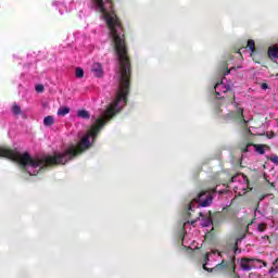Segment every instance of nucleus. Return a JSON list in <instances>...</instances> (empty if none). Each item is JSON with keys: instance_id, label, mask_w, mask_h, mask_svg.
Here are the masks:
<instances>
[{"instance_id": "nucleus-8", "label": "nucleus", "mask_w": 278, "mask_h": 278, "mask_svg": "<svg viewBox=\"0 0 278 278\" xmlns=\"http://www.w3.org/2000/svg\"><path fill=\"white\" fill-rule=\"evenodd\" d=\"M243 238H247V235H243L241 238H238L236 240V243L231 247L232 255H238V253H240V248L239 247H240Z\"/></svg>"}, {"instance_id": "nucleus-19", "label": "nucleus", "mask_w": 278, "mask_h": 278, "mask_svg": "<svg viewBox=\"0 0 278 278\" xmlns=\"http://www.w3.org/2000/svg\"><path fill=\"white\" fill-rule=\"evenodd\" d=\"M12 112L15 115L21 114V106L18 104L14 103L13 106H12Z\"/></svg>"}, {"instance_id": "nucleus-31", "label": "nucleus", "mask_w": 278, "mask_h": 278, "mask_svg": "<svg viewBox=\"0 0 278 278\" xmlns=\"http://www.w3.org/2000/svg\"><path fill=\"white\" fill-rule=\"evenodd\" d=\"M59 12L62 14V9H60Z\"/></svg>"}, {"instance_id": "nucleus-3", "label": "nucleus", "mask_w": 278, "mask_h": 278, "mask_svg": "<svg viewBox=\"0 0 278 278\" xmlns=\"http://www.w3.org/2000/svg\"><path fill=\"white\" fill-rule=\"evenodd\" d=\"M228 188L229 190H233L235 194L238 197H242L247 194V190H249V179L242 174H237L228 182Z\"/></svg>"}, {"instance_id": "nucleus-11", "label": "nucleus", "mask_w": 278, "mask_h": 278, "mask_svg": "<svg viewBox=\"0 0 278 278\" xmlns=\"http://www.w3.org/2000/svg\"><path fill=\"white\" fill-rule=\"evenodd\" d=\"M268 55L269 58H274L275 60H278V46H271L268 49Z\"/></svg>"}, {"instance_id": "nucleus-2", "label": "nucleus", "mask_w": 278, "mask_h": 278, "mask_svg": "<svg viewBox=\"0 0 278 278\" xmlns=\"http://www.w3.org/2000/svg\"><path fill=\"white\" fill-rule=\"evenodd\" d=\"M216 197V189L202 191L199 195L189 203V210L192 212L197 207H210Z\"/></svg>"}, {"instance_id": "nucleus-29", "label": "nucleus", "mask_w": 278, "mask_h": 278, "mask_svg": "<svg viewBox=\"0 0 278 278\" xmlns=\"http://www.w3.org/2000/svg\"><path fill=\"white\" fill-rule=\"evenodd\" d=\"M258 214H262L257 208L254 212V216H257Z\"/></svg>"}, {"instance_id": "nucleus-16", "label": "nucleus", "mask_w": 278, "mask_h": 278, "mask_svg": "<svg viewBox=\"0 0 278 278\" xmlns=\"http://www.w3.org/2000/svg\"><path fill=\"white\" fill-rule=\"evenodd\" d=\"M248 48L251 51L250 55H253L255 53V41L253 39L248 40Z\"/></svg>"}, {"instance_id": "nucleus-28", "label": "nucleus", "mask_w": 278, "mask_h": 278, "mask_svg": "<svg viewBox=\"0 0 278 278\" xmlns=\"http://www.w3.org/2000/svg\"><path fill=\"white\" fill-rule=\"evenodd\" d=\"M244 51H247V48H241V49L239 50V53H244Z\"/></svg>"}, {"instance_id": "nucleus-26", "label": "nucleus", "mask_w": 278, "mask_h": 278, "mask_svg": "<svg viewBox=\"0 0 278 278\" xmlns=\"http://www.w3.org/2000/svg\"><path fill=\"white\" fill-rule=\"evenodd\" d=\"M52 5H59V8H64V4L61 2H53Z\"/></svg>"}, {"instance_id": "nucleus-6", "label": "nucleus", "mask_w": 278, "mask_h": 278, "mask_svg": "<svg viewBox=\"0 0 278 278\" xmlns=\"http://www.w3.org/2000/svg\"><path fill=\"white\" fill-rule=\"evenodd\" d=\"M256 264H261L260 258H241V263H240V268L241 270H253V268H260L261 265H256Z\"/></svg>"}, {"instance_id": "nucleus-17", "label": "nucleus", "mask_w": 278, "mask_h": 278, "mask_svg": "<svg viewBox=\"0 0 278 278\" xmlns=\"http://www.w3.org/2000/svg\"><path fill=\"white\" fill-rule=\"evenodd\" d=\"M255 146L253 143H250L245 147V149L243 150V153H253L255 152Z\"/></svg>"}, {"instance_id": "nucleus-7", "label": "nucleus", "mask_w": 278, "mask_h": 278, "mask_svg": "<svg viewBox=\"0 0 278 278\" xmlns=\"http://www.w3.org/2000/svg\"><path fill=\"white\" fill-rule=\"evenodd\" d=\"M91 73H93L94 77H101L103 75V66L101 63H93L91 66Z\"/></svg>"}, {"instance_id": "nucleus-27", "label": "nucleus", "mask_w": 278, "mask_h": 278, "mask_svg": "<svg viewBox=\"0 0 278 278\" xmlns=\"http://www.w3.org/2000/svg\"><path fill=\"white\" fill-rule=\"evenodd\" d=\"M182 247H188V245L186 244V236H184V238H182Z\"/></svg>"}, {"instance_id": "nucleus-18", "label": "nucleus", "mask_w": 278, "mask_h": 278, "mask_svg": "<svg viewBox=\"0 0 278 278\" xmlns=\"http://www.w3.org/2000/svg\"><path fill=\"white\" fill-rule=\"evenodd\" d=\"M76 77H77V79H83V77H84V68H81V67H77L76 68Z\"/></svg>"}, {"instance_id": "nucleus-1", "label": "nucleus", "mask_w": 278, "mask_h": 278, "mask_svg": "<svg viewBox=\"0 0 278 278\" xmlns=\"http://www.w3.org/2000/svg\"><path fill=\"white\" fill-rule=\"evenodd\" d=\"M109 36L114 45L115 53L117 55V70L115 79L118 83L117 90L113 101L105 110L97 111L91 117V128L85 135L79 146H71L64 152H54L53 155H43L40 157H31L29 153H21L18 150H12L7 147H0V157H8L13 162L21 164L28 175H38L45 166H53V164H66L73 157H76L90 147V138H97L99 131L103 129L105 123L115 114L127 105V96L129 94V77H131V64L129 56H127V46H125V33H109Z\"/></svg>"}, {"instance_id": "nucleus-24", "label": "nucleus", "mask_w": 278, "mask_h": 278, "mask_svg": "<svg viewBox=\"0 0 278 278\" xmlns=\"http://www.w3.org/2000/svg\"><path fill=\"white\" fill-rule=\"evenodd\" d=\"M261 263H255L256 266H261V267H256V268H262V266H268V264L262 260H260Z\"/></svg>"}, {"instance_id": "nucleus-23", "label": "nucleus", "mask_w": 278, "mask_h": 278, "mask_svg": "<svg viewBox=\"0 0 278 278\" xmlns=\"http://www.w3.org/2000/svg\"><path fill=\"white\" fill-rule=\"evenodd\" d=\"M35 90H36L37 92H43V91H45V86H42V85H37V86L35 87Z\"/></svg>"}, {"instance_id": "nucleus-15", "label": "nucleus", "mask_w": 278, "mask_h": 278, "mask_svg": "<svg viewBox=\"0 0 278 278\" xmlns=\"http://www.w3.org/2000/svg\"><path fill=\"white\" fill-rule=\"evenodd\" d=\"M275 273H278V258L275 260V262L273 263V266L268 271L269 275H273Z\"/></svg>"}, {"instance_id": "nucleus-20", "label": "nucleus", "mask_w": 278, "mask_h": 278, "mask_svg": "<svg viewBox=\"0 0 278 278\" xmlns=\"http://www.w3.org/2000/svg\"><path fill=\"white\" fill-rule=\"evenodd\" d=\"M255 152L256 153H260V155H264V153L266 152L265 150H264V146H255Z\"/></svg>"}, {"instance_id": "nucleus-5", "label": "nucleus", "mask_w": 278, "mask_h": 278, "mask_svg": "<svg viewBox=\"0 0 278 278\" xmlns=\"http://www.w3.org/2000/svg\"><path fill=\"white\" fill-rule=\"evenodd\" d=\"M227 80V78H223L220 80V83H217L215 85V94H216V99H225V93L229 92V90H231V84H227L225 83Z\"/></svg>"}, {"instance_id": "nucleus-30", "label": "nucleus", "mask_w": 278, "mask_h": 278, "mask_svg": "<svg viewBox=\"0 0 278 278\" xmlns=\"http://www.w3.org/2000/svg\"><path fill=\"white\" fill-rule=\"evenodd\" d=\"M187 225H189V223H185V224H184V227H187Z\"/></svg>"}, {"instance_id": "nucleus-21", "label": "nucleus", "mask_w": 278, "mask_h": 278, "mask_svg": "<svg viewBox=\"0 0 278 278\" xmlns=\"http://www.w3.org/2000/svg\"><path fill=\"white\" fill-rule=\"evenodd\" d=\"M257 231H261V232L266 231V224H258Z\"/></svg>"}, {"instance_id": "nucleus-25", "label": "nucleus", "mask_w": 278, "mask_h": 278, "mask_svg": "<svg viewBox=\"0 0 278 278\" xmlns=\"http://www.w3.org/2000/svg\"><path fill=\"white\" fill-rule=\"evenodd\" d=\"M261 88H262V90H268V84L262 83Z\"/></svg>"}, {"instance_id": "nucleus-13", "label": "nucleus", "mask_w": 278, "mask_h": 278, "mask_svg": "<svg viewBox=\"0 0 278 278\" xmlns=\"http://www.w3.org/2000/svg\"><path fill=\"white\" fill-rule=\"evenodd\" d=\"M77 116L78 118H85L86 121H88L90 118V113L86 110H79L77 112Z\"/></svg>"}, {"instance_id": "nucleus-10", "label": "nucleus", "mask_w": 278, "mask_h": 278, "mask_svg": "<svg viewBox=\"0 0 278 278\" xmlns=\"http://www.w3.org/2000/svg\"><path fill=\"white\" fill-rule=\"evenodd\" d=\"M201 218V226L202 227H210L212 225V217L211 216H203V213H200Z\"/></svg>"}, {"instance_id": "nucleus-32", "label": "nucleus", "mask_w": 278, "mask_h": 278, "mask_svg": "<svg viewBox=\"0 0 278 278\" xmlns=\"http://www.w3.org/2000/svg\"><path fill=\"white\" fill-rule=\"evenodd\" d=\"M225 75H229V71Z\"/></svg>"}, {"instance_id": "nucleus-4", "label": "nucleus", "mask_w": 278, "mask_h": 278, "mask_svg": "<svg viewBox=\"0 0 278 278\" xmlns=\"http://www.w3.org/2000/svg\"><path fill=\"white\" fill-rule=\"evenodd\" d=\"M220 257V253L216 250L206 253L204 258L203 268L204 270L212 271V270H220V268H225V261H223L220 264H217L214 266L212 262H216ZM207 266H214L213 268H208Z\"/></svg>"}, {"instance_id": "nucleus-9", "label": "nucleus", "mask_w": 278, "mask_h": 278, "mask_svg": "<svg viewBox=\"0 0 278 278\" xmlns=\"http://www.w3.org/2000/svg\"><path fill=\"white\" fill-rule=\"evenodd\" d=\"M230 118H237V121H242L244 118V111L241 108H238L236 113L229 114Z\"/></svg>"}, {"instance_id": "nucleus-12", "label": "nucleus", "mask_w": 278, "mask_h": 278, "mask_svg": "<svg viewBox=\"0 0 278 278\" xmlns=\"http://www.w3.org/2000/svg\"><path fill=\"white\" fill-rule=\"evenodd\" d=\"M54 123H55V118H53V116L51 115L43 118V125L46 127H51V125H54Z\"/></svg>"}, {"instance_id": "nucleus-22", "label": "nucleus", "mask_w": 278, "mask_h": 278, "mask_svg": "<svg viewBox=\"0 0 278 278\" xmlns=\"http://www.w3.org/2000/svg\"><path fill=\"white\" fill-rule=\"evenodd\" d=\"M269 160H270V162H273V164H276L278 166V156L277 155L273 154Z\"/></svg>"}, {"instance_id": "nucleus-14", "label": "nucleus", "mask_w": 278, "mask_h": 278, "mask_svg": "<svg viewBox=\"0 0 278 278\" xmlns=\"http://www.w3.org/2000/svg\"><path fill=\"white\" fill-rule=\"evenodd\" d=\"M71 112V108L68 106H61L58 110V116H66V114H68Z\"/></svg>"}]
</instances>
